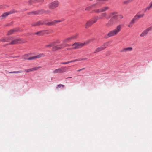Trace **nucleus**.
Returning a JSON list of instances; mask_svg holds the SVG:
<instances>
[{"label": "nucleus", "instance_id": "nucleus-2", "mask_svg": "<svg viewBox=\"0 0 152 152\" xmlns=\"http://www.w3.org/2000/svg\"><path fill=\"white\" fill-rule=\"evenodd\" d=\"M77 35V34H75L63 40L62 44L54 46L52 48V50L55 51L63 49L66 47L70 46V45L66 44V43L70 42L72 40L76 39Z\"/></svg>", "mask_w": 152, "mask_h": 152}, {"label": "nucleus", "instance_id": "nucleus-3", "mask_svg": "<svg viewBox=\"0 0 152 152\" xmlns=\"http://www.w3.org/2000/svg\"><path fill=\"white\" fill-rule=\"evenodd\" d=\"M124 26V25L118 24L117 26L115 28L108 32L107 36L108 37L117 35L121 31Z\"/></svg>", "mask_w": 152, "mask_h": 152}, {"label": "nucleus", "instance_id": "nucleus-30", "mask_svg": "<svg viewBox=\"0 0 152 152\" xmlns=\"http://www.w3.org/2000/svg\"><path fill=\"white\" fill-rule=\"evenodd\" d=\"M64 19H61V20H54V25H55L57 23H58L62 22L64 21Z\"/></svg>", "mask_w": 152, "mask_h": 152}, {"label": "nucleus", "instance_id": "nucleus-33", "mask_svg": "<svg viewBox=\"0 0 152 152\" xmlns=\"http://www.w3.org/2000/svg\"><path fill=\"white\" fill-rule=\"evenodd\" d=\"M54 45H56L57 44H59L60 42V41L58 39L56 40L55 41L53 42Z\"/></svg>", "mask_w": 152, "mask_h": 152}, {"label": "nucleus", "instance_id": "nucleus-14", "mask_svg": "<svg viewBox=\"0 0 152 152\" xmlns=\"http://www.w3.org/2000/svg\"><path fill=\"white\" fill-rule=\"evenodd\" d=\"M144 15V14L142 13L141 12H139L134 17V19H135V20H137L139 18L143 17Z\"/></svg>", "mask_w": 152, "mask_h": 152}, {"label": "nucleus", "instance_id": "nucleus-28", "mask_svg": "<svg viewBox=\"0 0 152 152\" xmlns=\"http://www.w3.org/2000/svg\"><path fill=\"white\" fill-rule=\"evenodd\" d=\"M136 20L135 19H134V18L132 20L131 22L129 23L128 26L129 28H131L132 27L133 24L135 23V21Z\"/></svg>", "mask_w": 152, "mask_h": 152}, {"label": "nucleus", "instance_id": "nucleus-24", "mask_svg": "<svg viewBox=\"0 0 152 152\" xmlns=\"http://www.w3.org/2000/svg\"><path fill=\"white\" fill-rule=\"evenodd\" d=\"M44 24L48 26H53L54 25V21L50 22H47L46 21H43Z\"/></svg>", "mask_w": 152, "mask_h": 152}, {"label": "nucleus", "instance_id": "nucleus-40", "mask_svg": "<svg viewBox=\"0 0 152 152\" xmlns=\"http://www.w3.org/2000/svg\"><path fill=\"white\" fill-rule=\"evenodd\" d=\"M70 48H67V50H70Z\"/></svg>", "mask_w": 152, "mask_h": 152}, {"label": "nucleus", "instance_id": "nucleus-36", "mask_svg": "<svg viewBox=\"0 0 152 152\" xmlns=\"http://www.w3.org/2000/svg\"><path fill=\"white\" fill-rule=\"evenodd\" d=\"M91 6H88L85 8V10L86 11H89L91 9Z\"/></svg>", "mask_w": 152, "mask_h": 152}, {"label": "nucleus", "instance_id": "nucleus-17", "mask_svg": "<svg viewBox=\"0 0 152 152\" xmlns=\"http://www.w3.org/2000/svg\"><path fill=\"white\" fill-rule=\"evenodd\" d=\"M132 50V48L131 47H129L126 48H123L120 50V52L126 53L127 52H131Z\"/></svg>", "mask_w": 152, "mask_h": 152}, {"label": "nucleus", "instance_id": "nucleus-9", "mask_svg": "<svg viewBox=\"0 0 152 152\" xmlns=\"http://www.w3.org/2000/svg\"><path fill=\"white\" fill-rule=\"evenodd\" d=\"M108 0H96V2L92 4V6L99 7L101 6L102 4H104L105 2L107 1Z\"/></svg>", "mask_w": 152, "mask_h": 152}, {"label": "nucleus", "instance_id": "nucleus-21", "mask_svg": "<svg viewBox=\"0 0 152 152\" xmlns=\"http://www.w3.org/2000/svg\"><path fill=\"white\" fill-rule=\"evenodd\" d=\"M107 13L106 12H103L100 14L99 16V18L101 20L107 18Z\"/></svg>", "mask_w": 152, "mask_h": 152}, {"label": "nucleus", "instance_id": "nucleus-23", "mask_svg": "<svg viewBox=\"0 0 152 152\" xmlns=\"http://www.w3.org/2000/svg\"><path fill=\"white\" fill-rule=\"evenodd\" d=\"M83 60V59H77L76 60H74L71 61H69L67 62H61V64H67L69 63L72 62H74L76 61H81V60Z\"/></svg>", "mask_w": 152, "mask_h": 152}, {"label": "nucleus", "instance_id": "nucleus-26", "mask_svg": "<svg viewBox=\"0 0 152 152\" xmlns=\"http://www.w3.org/2000/svg\"><path fill=\"white\" fill-rule=\"evenodd\" d=\"M152 8V2L150 3L149 6L147 7L146 8L143 10V11L144 12H145L147 10H149L151 8Z\"/></svg>", "mask_w": 152, "mask_h": 152}, {"label": "nucleus", "instance_id": "nucleus-18", "mask_svg": "<svg viewBox=\"0 0 152 152\" xmlns=\"http://www.w3.org/2000/svg\"><path fill=\"white\" fill-rule=\"evenodd\" d=\"M19 30V28H16L12 29H11L8 32L7 34V35L9 36L11 35L13 33L17 32Z\"/></svg>", "mask_w": 152, "mask_h": 152}, {"label": "nucleus", "instance_id": "nucleus-16", "mask_svg": "<svg viewBox=\"0 0 152 152\" xmlns=\"http://www.w3.org/2000/svg\"><path fill=\"white\" fill-rule=\"evenodd\" d=\"M12 38V37H4L1 38L0 42H8L10 41Z\"/></svg>", "mask_w": 152, "mask_h": 152}, {"label": "nucleus", "instance_id": "nucleus-19", "mask_svg": "<svg viewBox=\"0 0 152 152\" xmlns=\"http://www.w3.org/2000/svg\"><path fill=\"white\" fill-rule=\"evenodd\" d=\"M44 24L43 21H41L33 23L31 24L32 26H37L41 25Z\"/></svg>", "mask_w": 152, "mask_h": 152}, {"label": "nucleus", "instance_id": "nucleus-38", "mask_svg": "<svg viewBox=\"0 0 152 152\" xmlns=\"http://www.w3.org/2000/svg\"><path fill=\"white\" fill-rule=\"evenodd\" d=\"M85 69V68H83L81 69H79L78 70H77V72H80L81 71H82V70H83V69Z\"/></svg>", "mask_w": 152, "mask_h": 152}, {"label": "nucleus", "instance_id": "nucleus-11", "mask_svg": "<svg viewBox=\"0 0 152 152\" xmlns=\"http://www.w3.org/2000/svg\"><path fill=\"white\" fill-rule=\"evenodd\" d=\"M23 39L20 38H18L15 39V40H12L11 42L7 44L8 45H15L18 43L24 42Z\"/></svg>", "mask_w": 152, "mask_h": 152}, {"label": "nucleus", "instance_id": "nucleus-8", "mask_svg": "<svg viewBox=\"0 0 152 152\" xmlns=\"http://www.w3.org/2000/svg\"><path fill=\"white\" fill-rule=\"evenodd\" d=\"M17 12V11L15 10H13L4 13L0 16V19L2 20L7 17L9 15Z\"/></svg>", "mask_w": 152, "mask_h": 152}, {"label": "nucleus", "instance_id": "nucleus-20", "mask_svg": "<svg viewBox=\"0 0 152 152\" xmlns=\"http://www.w3.org/2000/svg\"><path fill=\"white\" fill-rule=\"evenodd\" d=\"M44 0H29L28 3L29 4H32L36 2H42L44 1Z\"/></svg>", "mask_w": 152, "mask_h": 152}, {"label": "nucleus", "instance_id": "nucleus-1", "mask_svg": "<svg viewBox=\"0 0 152 152\" xmlns=\"http://www.w3.org/2000/svg\"><path fill=\"white\" fill-rule=\"evenodd\" d=\"M109 17L111 18L106 24V26L108 28L112 26L123 18V15H117V12H110L109 13Z\"/></svg>", "mask_w": 152, "mask_h": 152}, {"label": "nucleus", "instance_id": "nucleus-10", "mask_svg": "<svg viewBox=\"0 0 152 152\" xmlns=\"http://www.w3.org/2000/svg\"><path fill=\"white\" fill-rule=\"evenodd\" d=\"M66 71V68L65 67H61L56 69L53 71V74H56L57 73H63L65 72Z\"/></svg>", "mask_w": 152, "mask_h": 152}, {"label": "nucleus", "instance_id": "nucleus-15", "mask_svg": "<svg viewBox=\"0 0 152 152\" xmlns=\"http://www.w3.org/2000/svg\"><path fill=\"white\" fill-rule=\"evenodd\" d=\"M45 12V11L44 10H40L36 11H35L32 12H31L28 13V14L30 15H38L41 14Z\"/></svg>", "mask_w": 152, "mask_h": 152}, {"label": "nucleus", "instance_id": "nucleus-34", "mask_svg": "<svg viewBox=\"0 0 152 152\" xmlns=\"http://www.w3.org/2000/svg\"><path fill=\"white\" fill-rule=\"evenodd\" d=\"M101 8L100 9H96V10H94V11L96 13H100V12H101Z\"/></svg>", "mask_w": 152, "mask_h": 152}, {"label": "nucleus", "instance_id": "nucleus-25", "mask_svg": "<svg viewBox=\"0 0 152 152\" xmlns=\"http://www.w3.org/2000/svg\"><path fill=\"white\" fill-rule=\"evenodd\" d=\"M99 18L98 16H96L92 18L90 20L93 24L95 23L97 21Z\"/></svg>", "mask_w": 152, "mask_h": 152}, {"label": "nucleus", "instance_id": "nucleus-12", "mask_svg": "<svg viewBox=\"0 0 152 152\" xmlns=\"http://www.w3.org/2000/svg\"><path fill=\"white\" fill-rule=\"evenodd\" d=\"M152 31V26H151L144 30L140 35V37H144L146 36L149 31Z\"/></svg>", "mask_w": 152, "mask_h": 152}, {"label": "nucleus", "instance_id": "nucleus-37", "mask_svg": "<svg viewBox=\"0 0 152 152\" xmlns=\"http://www.w3.org/2000/svg\"><path fill=\"white\" fill-rule=\"evenodd\" d=\"M61 87H62L63 88H64V86L62 84H59L57 86V87H56V89H58Z\"/></svg>", "mask_w": 152, "mask_h": 152}, {"label": "nucleus", "instance_id": "nucleus-27", "mask_svg": "<svg viewBox=\"0 0 152 152\" xmlns=\"http://www.w3.org/2000/svg\"><path fill=\"white\" fill-rule=\"evenodd\" d=\"M93 24L90 20L88 21L85 26L86 28H87L90 27Z\"/></svg>", "mask_w": 152, "mask_h": 152}, {"label": "nucleus", "instance_id": "nucleus-35", "mask_svg": "<svg viewBox=\"0 0 152 152\" xmlns=\"http://www.w3.org/2000/svg\"><path fill=\"white\" fill-rule=\"evenodd\" d=\"M22 72L21 71H14V72H8L10 73H21Z\"/></svg>", "mask_w": 152, "mask_h": 152}, {"label": "nucleus", "instance_id": "nucleus-41", "mask_svg": "<svg viewBox=\"0 0 152 152\" xmlns=\"http://www.w3.org/2000/svg\"><path fill=\"white\" fill-rule=\"evenodd\" d=\"M93 0H89V1H92Z\"/></svg>", "mask_w": 152, "mask_h": 152}, {"label": "nucleus", "instance_id": "nucleus-32", "mask_svg": "<svg viewBox=\"0 0 152 152\" xmlns=\"http://www.w3.org/2000/svg\"><path fill=\"white\" fill-rule=\"evenodd\" d=\"M132 1V0H127L126 1H124L123 2V4H127L129 3H130Z\"/></svg>", "mask_w": 152, "mask_h": 152}, {"label": "nucleus", "instance_id": "nucleus-7", "mask_svg": "<svg viewBox=\"0 0 152 152\" xmlns=\"http://www.w3.org/2000/svg\"><path fill=\"white\" fill-rule=\"evenodd\" d=\"M85 44V43L75 42L72 44L71 46L72 47V49H78L82 48Z\"/></svg>", "mask_w": 152, "mask_h": 152}, {"label": "nucleus", "instance_id": "nucleus-4", "mask_svg": "<svg viewBox=\"0 0 152 152\" xmlns=\"http://www.w3.org/2000/svg\"><path fill=\"white\" fill-rule=\"evenodd\" d=\"M29 55L26 54L23 56V58L25 60H35L41 57L45 56V54L43 53L40 54L36 56H35L32 57H28Z\"/></svg>", "mask_w": 152, "mask_h": 152}, {"label": "nucleus", "instance_id": "nucleus-29", "mask_svg": "<svg viewBox=\"0 0 152 152\" xmlns=\"http://www.w3.org/2000/svg\"><path fill=\"white\" fill-rule=\"evenodd\" d=\"M109 9V7L108 6H105L101 8V12H103Z\"/></svg>", "mask_w": 152, "mask_h": 152}, {"label": "nucleus", "instance_id": "nucleus-5", "mask_svg": "<svg viewBox=\"0 0 152 152\" xmlns=\"http://www.w3.org/2000/svg\"><path fill=\"white\" fill-rule=\"evenodd\" d=\"M110 44L109 42H107L104 43L103 45L100 47L96 48L94 52V53H96L101 51L106 48Z\"/></svg>", "mask_w": 152, "mask_h": 152}, {"label": "nucleus", "instance_id": "nucleus-6", "mask_svg": "<svg viewBox=\"0 0 152 152\" xmlns=\"http://www.w3.org/2000/svg\"><path fill=\"white\" fill-rule=\"evenodd\" d=\"M59 5V2L58 0H55L51 2L48 4V7L50 10H53L58 7Z\"/></svg>", "mask_w": 152, "mask_h": 152}, {"label": "nucleus", "instance_id": "nucleus-39", "mask_svg": "<svg viewBox=\"0 0 152 152\" xmlns=\"http://www.w3.org/2000/svg\"><path fill=\"white\" fill-rule=\"evenodd\" d=\"M80 59H81L80 58ZM83 60H81V61H82V60H87V58H83L82 59Z\"/></svg>", "mask_w": 152, "mask_h": 152}, {"label": "nucleus", "instance_id": "nucleus-22", "mask_svg": "<svg viewBox=\"0 0 152 152\" xmlns=\"http://www.w3.org/2000/svg\"><path fill=\"white\" fill-rule=\"evenodd\" d=\"M41 67L39 66V67H34L32 68H31L29 69H26L25 70V71L26 72H32L38 69H39L41 68Z\"/></svg>", "mask_w": 152, "mask_h": 152}, {"label": "nucleus", "instance_id": "nucleus-31", "mask_svg": "<svg viewBox=\"0 0 152 152\" xmlns=\"http://www.w3.org/2000/svg\"><path fill=\"white\" fill-rule=\"evenodd\" d=\"M54 46V45L53 43V42L50 43V44H49L48 45H46L45 46V47L47 48H49L51 47Z\"/></svg>", "mask_w": 152, "mask_h": 152}, {"label": "nucleus", "instance_id": "nucleus-13", "mask_svg": "<svg viewBox=\"0 0 152 152\" xmlns=\"http://www.w3.org/2000/svg\"><path fill=\"white\" fill-rule=\"evenodd\" d=\"M50 32V31L49 30H42L35 32L33 34H36L38 36H40L45 34H49Z\"/></svg>", "mask_w": 152, "mask_h": 152}]
</instances>
